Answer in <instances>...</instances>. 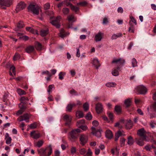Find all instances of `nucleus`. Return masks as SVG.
I'll return each instance as SVG.
<instances>
[{"label":"nucleus","instance_id":"1","mask_svg":"<svg viewBox=\"0 0 156 156\" xmlns=\"http://www.w3.org/2000/svg\"><path fill=\"white\" fill-rule=\"evenodd\" d=\"M81 132V130L79 129L73 130L69 133V139L71 141H74L77 138L78 133Z\"/></svg>","mask_w":156,"mask_h":156},{"label":"nucleus","instance_id":"2","mask_svg":"<svg viewBox=\"0 0 156 156\" xmlns=\"http://www.w3.org/2000/svg\"><path fill=\"white\" fill-rule=\"evenodd\" d=\"M28 11L32 12L34 14L38 15L39 14V7L34 5H30L28 7Z\"/></svg>","mask_w":156,"mask_h":156},{"label":"nucleus","instance_id":"3","mask_svg":"<svg viewBox=\"0 0 156 156\" xmlns=\"http://www.w3.org/2000/svg\"><path fill=\"white\" fill-rule=\"evenodd\" d=\"M145 133L146 131L144 128L138 129L137 132V134L139 136L141 137H143V139L145 141H148L149 139Z\"/></svg>","mask_w":156,"mask_h":156},{"label":"nucleus","instance_id":"4","mask_svg":"<svg viewBox=\"0 0 156 156\" xmlns=\"http://www.w3.org/2000/svg\"><path fill=\"white\" fill-rule=\"evenodd\" d=\"M61 19V16H58L55 19L51 21L50 23L53 25L55 26L57 28H59L61 26L60 24Z\"/></svg>","mask_w":156,"mask_h":156},{"label":"nucleus","instance_id":"5","mask_svg":"<svg viewBox=\"0 0 156 156\" xmlns=\"http://www.w3.org/2000/svg\"><path fill=\"white\" fill-rule=\"evenodd\" d=\"M136 90L137 92L142 94H145L147 91L146 87L142 85L138 86L136 88Z\"/></svg>","mask_w":156,"mask_h":156},{"label":"nucleus","instance_id":"6","mask_svg":"<svg viewBox=\"0 0 156 156\" xmlns=\"http://www.w3.org/2000/svg\"><path fill=\"white\" fill-rule=\"evenodd\" d=\"M91 129L92 131V133L93 134L97 137H100L101 136V132L102 131V130L101 128L96 129L94 127L92 126L91 127Z\"/></svg>","mask_w":156,"mask_h":156},{"label":"nucleus","instance_id":"7","mask_svg":"<svg viewBox=\"0 0 156 156\" xmlns=\"http://www.w3.org/2000/svg\"><path fill=\"white\" fill-rule=\"evenodd\" d=\"M79 139L80 144L82 146H84L87 142L88 137L87 136L84 134H82L80 136Z\"/></svg>","mask_w":156,"mask_h":156},{"label":"nucleus","instance_id":"8","mask_svg":"<svg viewBox=\"0 0 156 156\" xmlns=\"http://www.w3.org/2000/svg\"><path fill=\"white\" fill-rule=\"evenodd\" d=\"M26 6L25 3L23 2H20L18 3L16 6V11L17 12L20 10L24 9Z\"/></svg>","mask_w":156,"mask_h":156},{"label":"nucleus","instance_id":"9","mask_svg":"<svg viewBox=\"0 0 156 156\" xmlns=\"http://www.w3.org/2000/svg\"><path fill=\"white\" fill-rule=\"evenodd\" d=\"M95 109L97 113L99 114L102 112L103 110V107L102 104L99 102L96 105Z\"/></svg>","mask_w":156,"mask_h":156},{"label":"nucleus","instance_id":"10","mask_svg":"<svg viewBox=\"0 0 156 156\" xmlns=\"http://www.w3.org/2000/svg\"><path fill=\"white\" fill-rule=\"evenodd\" d=\"M125 61L124 59L119 58L117 59H114L112 61V63H115L117 64L118 63H119L120 65H123L125 63Z\"/></svg>","mask_w":156,"mask_h":156},{"label":"nucleus","instance_id":"11","mask_svg":"<svg viewBox=\"0 0 156 156\" xmlns=\"http://www.w3.org/2000/svg\"><path fill=\"white\" fill-rule=\"evenodd\" d=\"M122 67L120 66H118L116 68H114L112 70V73L114 76H116L119 75V71L121 70V68Z\"/></svg>","mask_w":156,"mask_h":156},{"label":"nucleus","instance_id":"12","mask_svg":"<svg viewBox=\"0 0 156 156\" xmlns=\"http://www.w3.org/2000/svg\"><path fill=\"white\" fill-rule=\"evenodd\" d=\"M29 116L28 114H24L23 116H21L20 118L18 119L20 122L23 120H25L27 122H28L29 121Z\"/></svg>","mask_w":156,"mask_h":156},{"label":"nucleus","instance_id":"13","mask_svg":"<svg viewBox=\"0 0 156 156\" xmlns=\"http://www.w3.org/2000/svg\"><path fill=\"white\" fill-rule=\"evenodd\" d=\"M10 0H0V7L3 8L4 6H9Z\"/></svg>","mask_w":156,"mask_h":156},{"label":"nucleus","instance_id":"14","mask_svg":"<svg viewBox=\"0 0 156 156\" xmlns=\"http://www.w3.org/2000/svg\"><path fill=\"white\" fill-rule=\"evenodd\" d=\"M135 141L136 143L140 146H143L144 144V140L143 139V137H140V138H136Z\"/></svg>","mask_w":156,"mask_h":156},{"label":"nucleus","instance_id":"15","mask_svg":"<svg viewBox=\"0 0 156 156\" xmlns=\"http://www.w3.org/2000/svg\"><path fill=\"white\" fill-rule=\"evenodd\" d=\"M30 136L34 139H37L40 137V134L39 133H36L35 131H31L30 133Z\"/></svg>","mask_w":156,"mask_h":156},{"label":"nucleus","instance_id":"16","mask_svg":"<svg viewBox=\"0 0 156 156\" xmlns=\"http://www.w3.org/2000/svg\"><path fill=\"white\" fill-rule=\"evenodd\" d=\"M105 135L106 138L108 139L112 138L113 136L112 132L110 130H107L105 133Z\"/></svg>","mask_w":156,"mask_h":156},{"label":"nucleus","instance_id":"17","mask_svg":"<svg viewBox=\"0 0 156 156\" xmlns=\"http://www.w3.org/2000/svg\"><path fill=\"white\" fill-rule=\"evenodd\" d=\"M103 35V34L101 32L98 33L95 36V40L97 42L101 41Z\"/></svg>","mask_w":156,"mask_h":156},{"label":"nucleus","instance_id":"18","mask_svg":"<svg viewBox=\"0 0 156 156\" xmlns=\"http://www.w3.org/2000/svg\"><path fill=\"white\" fill-rule=\"evenodd\" d=\"M34 50V47L33 46H28L25 49L26 52L28 53H30L32 52Z\"/></svg>","mask_w":156,"mask_h":156},{"label":"nucleus","instance_id":"19","mask_svg":"<svg viewBox=\"0 0 156 156\" xmlns=\"http://www.w3.org/2000/svg\"><path fill=\"white\" fill-rule=\"evenodd\" d=\"M93 63L95 66L96 69H98L99 67L100 66V64L97 58H94L93 61Z\"/></svg>","mask_w":156,"mask_h":156},{"label":"nucleus","instance_id":"20","mask_svg":"<svg viewBox=\"0 0 156 156\" xmlns=\"http://www.w3.org/2000/svg\"><path fill=\"white\" fill-rule=\"evenodd\" d=\"M16 70L15 67L13 66L10 65V76H16Z\"/></svg>","mask_w":156,"mask_h":156},{"label":"nucleus","instance_id":"21","mask_svg":"<svg viewBox=\"0 0 156 156\" xmlns=\"http://www.w3.org/2000/svg\"><path fill=\"white\" fill-rule=\"evenodd\" d=\"M133 126V122L131 120H128L126 125V128L127 129H130Z\"/></svg>","mask_w":156,"mask_h":156},{"label":"nucleus","instance_id":"22","mask_svg":"<svg viewBox=\"0 0 156 156\" xmlns=\"http://www.w3.org/2000/svg\"><path fill=\"white\" fill-rule=\"evenodd\" d=\"M46 149L44 148H42L37 150L38 152L41 156H45V151Z\"/></svg>","mask_w":156,"mask_h":156},{"label":"nucleus","instance_id":"23","mask_svg":"<svg viewBox=\"0 0 156 156\" xmlns=\"http://www.w3.org/2000/svg\"><path fill=\"white\" fill-rule=\"evenodd\" d=\"M48 33V30L43 29L41 30L40 34L41 36L44 37L46 36Z\"/></svg>","mask_w":156,"mask_h":156},{"label":"nucleus","instance_id":"24","mask_svg":"<svg viewBox=\"0 0 156 156\" xmlns=\"http://www.w3.org/2000/svg\"><path fill=\"white\" fill-rule=\"evenodd\" d=\"M129 24L130 27L129 28V31L132 33H134V26L132 23L131 22V21H129Z\"/></svg>","mask_w":156,"mask_h":156},{"label":"nucleus","instance_id":"25","mask_svg":"<svg viewBox=\"0 0 156 156\" xmlns=\"http://www.w3.org/2000/svg\"><path fill=\"white\" fill-rule=\"evenodd\" d=\"M20 101L21 102L26 104L29 101V99L27 97L23 96L20 98Z\"/></svg>","mask_w":156,"mask_h":156},{"label":"nucleus","instance_id":"26","mask_svg":"<svg viewBox=\"0 0 156 156\" xmlns=\"http://www.w3.org/2000/svg\"><path fill=\"white\" fill-rule=\"evenodd\" d=\"M63 118L67 122V123L68 124L71 121V116L68 115H65Z\"/></svg>","mask_w":156,"mask_h":156},{"label":"nucleus","instance_id":"27","mask_svg":"<svg viewBox=\"0 0 156 156\" xmlns=\"http://www.w3.org/2000/svg\"><path fill=\"white\" fill-rule=\"evenodd\" d=\"M66 35V33H65L64 29H62L60 31L59 36L63 38L65 37Z\"/></svg>","mask_w":156,"mask_h":156},{"label":"nucleus","instance_id":"28","mask_svg":"<svg viewBox=\"0 0 156 156\" xmlns=\"http://www.w3.org/2000/svg\"><path fill=\"white\" fill-rule=\"evenodd\" d=\"M122 33H119L116 34H114L112 35L111 39L112 40L115 39L118 37H122Z\"/></svg>","mask_w":156,"mask_h":156},{"label":"nucleus","instance_id":"29","mask_svg":"<svg viewBox=\"0 0 156 156\" xmlns=\"http://www.w3.org/2000/svg\"><path fill=\"white\" fill-rule=\"evenodd\" d=\"M35 48L37 50L40 51L42 49V46L41 43L37 42L35 45Z\"/></svg>","mask_w":156,"mask_h":156},{"label":"nucleus","instance_id":"30","mask_svg":"<svg viewBox=\"0 0 156 156\" xmlns=\"http://www.w3.org/2000/svg\"><path fill=\"white\" fill-rule=\"evenodd\" d=\"M124 103L126 105V108H127L129 107L131 103V101L130 99L129 98H128L125 100L124 101Z\"/></svg>","mask_w":156,"mask_h":156},{"label":"nucleus","instance_id":"31","mask_svg":"<svg viewBox=\"0 0 156 156\" xmlns=\"http://www.w3.org/2000/svg\"><path fill=\"white\" fill-rule=\"evenodd\" d=\"M2 66L10 70V63L9 62H4L2 64Z\"/></svg>","mask_w":156,"mask_h":156},{"label":"nucleus","instance_id":"32","mask_svg":"<svg viewBox=\"0 0 156 156\" xmlns=\"http://www.w3.org/2000/svg\"><path fill=\"white\" fill-rule=\"evenodd\" d=\"M134 143L133 140L131 136H129L128 138L127 144L129 145H132Z\"/></svg>","mask_w":156,"mask_h":156},{"label":"nucleus","instance_id":"33","mask_svg":"<svg viewBox=\"0 0 156 156\" xmlns=\"http://www.w3.org/2000/svg\"><path fill=\"white\" fill-rule=\"evenodd\" d=\"M68 20L69 21H72L74 22L76 20V19L75 18L74 16L73 15H71L68 16Z\"/></svg>","mask_w":156,"mask_h":156},{"label":"nucleus","instance_id":"34","mask_svg":"<svg viewBox=\"0 0 156 156\" xmlns=\"http://www.w3.org/2000/svg\"><path fill=\"white\" fill-rule=\"evenodd\" d=\"M5 139L6 140V143L7 144H10V137L9 134L8 133H6L5 135Z\"/></svg>","mask_w":156,"mask_h":156},{"label":"nucleus","instance_id":"35","mask_svg":"<svg viewBox=\"0 0 156 156\" xmlns=\"http://www.w3.org/2000/svg\"><path fill=\"white\" fill-rule=\"evenodd\" d=\"M19 107L21 109L24 110L26 108V104L20 102L19 104Z\"/></svg>","mask_w":156,"mask_h":156},{"label":"nucleus","instance_id":"36","mask_svg":"<svg viewBox=\"0 0 156 156\" xmlns=\"http://www.w3.org/2000/svg\"><path fill=\"white\" fill-rule=\"evenodd\" d=\"M20 55L18 53H16L13 57V60L14 61L20 59Z\"/></svg>","mask_w":156,"mask_h":156},{"label":"nucleus","instance_id":"37","mask_svg":"<svg viewBox=\"0 0 156 156\" xmlns=\"http://www.w3.org/2000/svg\"><path fill=\"white\" fill-rule=\"evenodd\" d=\"M150 108L152 111H156V102H154L150 106Z\"/></svg>","mask_w":156,"mask_h":156},{"label":"nucleus","instance_id":"38","mask_svg":"<svg viewBox=\"0 0 156 156\" xmlns=\"http://www.w3.org/2000/svg\"><path fill=\"white\" fill-rule=\"evenodd\" d=\"M69 10L67 8H64L62 9L63 13L65 15H67L69 13Z\"/></svg>","mask_w":156,"mask_h":156},{"label":"nucleus","instance_id":"39","mask_svg":"<svg viewBox=\"0 0 156 156\" xmlns=\"http://www.w3.org/2000/svg\"><path fill=\"white\" fill-rule=\"evenodd\" d=\"M17 27L19 28H21L23 27L24 26V24L23 21H20L17 24Z\"/></svg>","mask_w":156,"mask_h":156},{"label":"nucleus","instance_id":"40","mask_svg":"<svg viewBox=\"0 0 156 156\" xmlns=\"http://www.w3.org/2000/svg\"><path fill=\"white\" fill-rule=\"evenodd\" d=\"M17 92L19 95H24L26 94V93L23 90L20 88L17 89Z\"/></svg>","mask_w":156,"mask_h":156},{"label":"nucleus","instance_id":"41","mask_svg":"<svg viewBox=\"0 0 156 156\" xmlns=\"http://www.w3.org/2000/svg\"><path fill=\"white\" fill-rule=\"evenodd\" d=\"M43 143L44 142L42 140H39L36 143L35 146H37L39 147H40L43 145Z\"/></svg>","mask_w":156,"mask_h":156},{"label":"nucleus","instance_id":"42","mask_svg":"<svg viewBox=\"0 0 156 156\" xmlns=\"http://www.w3.org/2000/svg\"><path fill=\"white\" fill-rule=\"evenodd\" d=\"M137 62L135 58H133L132 60V66L133 67L137 66Z\"/></svg>","mask_w":156,"mask_h":156},{"label":"nucleus","instance_id":"43","mask_svg":"<svg viewBox=\"0 0 156 156\" xmlns=\"http://www.w3.org/2000/svg\"><path fill=\"white\" fill-rule=\"evenodd\" d=\"M126 139L123 137H121L120 139V145L121 147L124 146L125 145Z\"/></svg>","mask_w":156,"mask_h":156},{"label":"nucleus","instance_id":"44","mask_svg":"<svg viewBox=\"0 0 156 156\" xmlns=\"http://www.w3.org/2000/svg\"><path fill=\"white\" fill-rule=\"evenodd\" d=\"M83 108L84 110L85 111H87L89 109V105L86 102L83 105Z\"/></svg>","mask_w":156,"mask_h":156},{"label":"nucleus","instance_id":"45","mask_svg":"<svg viewBox=\"0 0 156 156\" xmlns=\"http://www.w3.org/2000/svg\"><path fill=\"white\" fill-rule=\"evenodd\" d=\"M66 73L63 72H60L59 74V79L60 80H62L64 78V76L65 75Z\"/></svg>","mask_w":156,"mask_h":156},{"label":"nucleus","instance_id":"46","mask_svg":"<svg viewBox=\"0 0 156 156\" xmlns=\"http://www.w3.org/2000/svg\"><path fill=\"white\" fill-rule=\"evenodd\" d=\"M72 108L73 107L72 106V105H71V103H69L68 104L66 107L67 111L69 112H71V111Z\"/></svg>","mask_w":156,"mask_h":156},{"label":"nucleus","instance_id":"47","mask_svg":"<svg viewBox=\"0 0 156 156\" xmlns=\"http://www.w3.org/2000/svg\"><path fill=\"white\" fill-rule=\"evenodd\" d=\"M106 86L108 87H113L115 85V83L113 82H109L106 83Z\"/></svg>","mask_w":156,"mask_h":156},{"label":"nucleus","instance_id":"48","mask_svg":"<svg viewBox=\"0 0 156 156\" xmlns=\"http://www.w3.org/2000/svg\"><path fill=\"white\" fill-rule=\"evenodd\" d=\"M54 87V86L53 84L52 85H50L48 87V89L47 90V91L48 93H50V92H52V88L53 87Z\"/></svg>","mask_w":156,"mask_h":156},{"label":"nucleus","instance_id":"49","mask_svg":"<svg viewBox=\"0 0 156 156\" xmlns=\"http://www.w3.org/2000/svg\"><path fill=\"white\" fill-rule=\"evenodd\" d=\"M29 126H30V127L31 129H34L37 128V122H35Z\"/></svg>","mask_w":156,"mask_h":156},{"label":"nucleus","instance_id":"50","mask_svg":"<svg viewBox=\"0 0 156 156\" xmlns=\"http://www.w3.org/2000/svg\"><path fill=\"white\" fill-rule=\"evenodd\" d=\"M71 8L72 10L74 11L75 12L78 11L79 9V8L78 7L75 6L73 5H71Z\"/></svg>","mask_w":156,"mask_h":156},{"label":"nucleus","instance_id":"51","mask_svg":"<svg viewBox=\"0 0 156 156\" xmlns=\"http://www.w3.org/2000/svg\"><path fill=\"white\" fill-rule=\"evenodd\" d=\"M85 118L87 120H90L92 118V116L90 112H88L85 117Z\"/></svg>","mask_w":156,"mask_h":156},{"label":"nucleus","instance_id":"52","mask_svg":"<svg viewBox=\"0 0 156 156\" xmlns=\"http://www.w3.org/2000/svg\"><path fill=\"white\" fill-rule=\"evenodd\" d=\"M115 111L118 113L120 112L121 111L120 107L118 106H116L115 108Z\"/></svg>","mask_w":156,"mask_h":156},{"label":"nucleus","instance_id":"53","mask_svg":"<svg viewBox=\"0 0 156 156\" xmlns=\"http://www.w3.org/2000/svg\"><path fill=\"white\" fill-rule=\"evenodd\" d=\"M92 154V152L90 148H89L86 154L84 156H91Z\"/></svg>","mask_w":156,"mask_h":156},{"label":"nucleus","instance_id":"54","mask_svg":"<svg viewBox=\"0 0 156 156\" xmlns=\"http://www.w3.org/2000/svg\"><path fill=\"white\" fill-rule=\"evenodd\" d=\"M70 93L71 94H73L74 95H77L78 94L76 91L74 89H72L71 90L69 91Z\"/></svg>","mask_w":156,"mask_h":156},{"label":"nucleus","instance_id":"55","mask_svg":"<svg viewBox=\"0 0 156 156\" xmlns=\"http://www.w3.org/2000/svg\"><path fill=\"white\" fill-rule=\"evenodd\" d=\"M86 152V151L84 148H81L79 150V152L81 154H84Z\"/></svg>","mask_w":156,"mask_h":156},{"label":"nucleus","instance_id":"56","mask_svg":"<svg viewBox=\"0 0 156 156\" xmlns=\"http://www.w3.org/2000/svg\"><path fill=\"white\" fill-rule=\"evenodd\" d=\"M87 3L86 2H81L77 3V5H80L82 6H84L87 5Z\"/></svg>","mask_w":156,"mask_h":156},{"label":"nucleus","instance_id":"57","mask_svg":"<svg viewBox=\"0 0 156 156\" xmlns=\"http://www.w3.org/2000/svg\"><path fill=\"white\" fill-rule=\"evenodd\" d=\"M68 0H66L64 1L63 2L65 3L66 6H69L70 8L71 7V5H73L72 4H71L69 2H68Z\"/></svg>","mask_w":156,"mask_h":156},{"label":"nucleus","instance_id":"58","mask_svg":"<svg viewBox=\"0 0 156 156\" xmlns=\"http://www.w3.org/2000/svg\"><path fill=\"white\" fill-rule=\"evenodd\" d=\"M9 97V95L8 94H6V93H5L4 95H3V101H6V102L7 101V98H8Z\"/></svg>","mask_w":156,"mask_h":156},{"label":"nucleus","instance_id":"59","mask_svg":"<svg viewBox=\"0 0 156 156\" xmlns=\"http://www.w3.org/2000/svg\"><path fill=\"white\" fill-rule=\"evenodd\" d=\"M50 73H49V71L48 70H46V71H43L41 73V74L42 75H47L48 76H50Z\"/></svg>","mask_w":156,"mask_h":156},{"label":"nucleus","instance_id":"60","mask_svg":"<svg viewBox=\"0 0 156 156\" xmlns=\"http://www.w3.org/2000/svg\"><path fill=\"white\" fill-rule=\"evenodd\" d=\"M122 135V133L120 131H119L118 132L115 133V136L117 137H118L119 138V137L121 136Z\"/></svg>","mask_w":156,"mask_h":156},{"label":"nucleus","instance_id":"61","mask_svg":"<svg viewBox=\"0 0 156 156\" xmlns=\"http://www.w3.org/2000/svg\"><path fill=\"white\" fill-rule=\"evenodd\" d=\"M50 4L49 3H46L44 5V8L45 9H48L50 8Z\"/></svg>","mask_w":156,"mask_h":156},{"label":"nucleus","instance_id":"62","mask_svg":"<svg viewBox=\"0 0 156 156\" xmlns=\"http://www.w3.org/2000/svg\"><path fill=\"white\" fill-rule=\"evenodd\" d=\"M108 114L109 118L111 120H113V114L111 112H108Z\"/></svg>","mask_w":156,"mask_h":156},{"label":"nucleus","instance_id":"63","mask_svg":"<svg viewBox=\"0 0 156 156\" xmlns=\"http://www.w3.org/2000/svg\"><path fill=\"white\" fill-rule=\"evenodd\" d=\"M76 114L79 116L80 118L82 117L83 116V113L80 111L77 112Z\"/></svg>","mask_w":156,"mask_h":156},{"label":"nucleus","instance_id":"64","mask_svg":"<svg viewBox=\"0 0 156 156\" xmlns=\"http://www.w3.org/2000/svg\"><path fill=\"white\" fill-rule=\"evenodd\" d=\"M80 128L82 130L85 131L87 129L88 127L87 126L81 125L80 126Z\"/></svg>","mask_w":156,"mask_h":156}]
</instances>
